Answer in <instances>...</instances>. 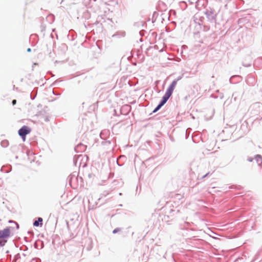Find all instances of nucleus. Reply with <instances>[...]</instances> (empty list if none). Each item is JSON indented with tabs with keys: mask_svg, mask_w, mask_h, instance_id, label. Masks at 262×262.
I'll return each mask as SVG.
<instances>
[{
	"mask_svg": "<svg viewBox=\"0 0 262 262\" xmlns=\"http://www.w3.org/2000/svg\"><path fill=\"white\" fill-rule=\"evenodd\" d=\"M42 222V219L41 217H38V220L37 221H35L33 225L34 226H39V222Z\"/></svg>",
	"mask_w": 262,
	"mask_h": 262,
	"instance_id": "nucleus-8",
	"label": "nucleus"
},
{
	"mask_svg": "<svg viewBox=\"0 0 262 262\" xmlns=\"http://www.w3.org/2000/svg\"><path fill=\"white\" fill-rule=\"evenodd\" d=\"M10 234L9 228H6L0 230V240L6 241L4 238L8 237Z\"/></svg>",
	"mask_w": 262,
	"mask_h": 262,
	"instance_id": "nucleus-6",
	"label": "nucleus"
},
{
	"mask_svg": "<svg viewBox=\"0 0 262 262\" xmlns=\"http://www.w3.org/2000/svg\"><path fill=\"white\" fill-rule=\"evenodd\" d=\"M177 81H178L177 80H174L172 82V83H171L170 86L167 89V90L166 92V93H167V94H168L170 96H171L172 95V94L176 88V86L177 85Z\"/></svg>",
	"mask_w": 262,
	"mask_h": 262,
	"instance_id": "nucleus-7",
	"label": "nucleus"
},
{
	"mask_svg": "<svg viewBox=\"0 0 262 262\" xmlns=\"http://www.w3.org/2000/svg\"><path fill=\"white\" fill-rule=\"evenodd\" d=\"M170 96H171L169 95L168 94L165 93L164 96L162 98L161 102L155 109L153 112H156L158 110H159L166 102V101L168 100V99Z\"/></svg>",
	"mask_w": 262,
	"mask_h": 262,
	"instance_id": "nucleus-5",
	"label": "nucleus"
},
{
	"mask_svg": "<svg viewBox=\"0 0 262 262\" xmlns=\"http://www.w3.org/2000/svg\"><path fill=\"white\" fill-rule=\"evenodd\" d=\"M12 104L14 105H15L16 103V100H13L12 102Z\"/></svg>",
	"mask_w": 262,
	"mask_h": 262,
	"instance_id": "nucleus-11",
	"label": "nucleus"
},
{
	"mask_svg": "<svg viewBox=\"0 0 262 262\" xmlns=\"http://www.w3.org/2000/svg\"><path fill=\"white\" fill-rule=\"evenodd\" d=\"M170 96H171L169 95L168 94L165 93L164 96L162 98L161 102L155 109L153 112H156L158 110H159L166 102V101L168 100V99Z\"/></svg>",
	"mask_w": 262,
	"mask_h": 262,
	"instance_id": "nucleus-4",
	"label": "nucleus"
},
{
	"mask_svg": "<svg viewBox=\"0 0 262 262\" xmlns=\"http://www.w3.org/2000/svg\"><path fill=\"white\" fill-rule=\"evenodd\" d=\"M170 96H171L169 95L168 94L165 93L164 96L162 98L161 102L155 109L153 112H156L158 110H159L166 102V101L168 100V99Z\"/></svg>",
	"mask_w": 262,
	"mask_h": 262,
	"instance_id": "nucleus-3",
	"label": "nucleus"
},
{
	"mask_svg": "<svg viewBox=\"0 0 262 262\" xmlns=\"http://www.w3.org/2000/svg\"><path fill=\"white\" fill-rule=\"evenodd\" d=\"M120 231V228H116V229H115L114 230H113V233H116L119 231Z\"/></svg>",
	"mask_w": 262,
	"mask_h": 262,
	"instance_id": "nucleus-10",
	"label": "nucleus"
},
{
	"mask_svg": "<svg viewBox=\"0 0 262 262\" xmlns=\"http://www.w3.org/2000/svg\"><path fill=\"white\" fill-rule=\"evenodd\" d=\"M31 132L30 128L27 126H23L20 129L18 130L19 135L21 137L23 140H25L26 136L29 134Z\"/></svg>",
	"mask_w": 262,
	"mask_h": 262,
	"instance_id": "nucleus-1",
	"label": "nucleus"
},
{
	"mask_svg": "<svg viewBox=\"0 0 262 262\" xmlns=\"http://www.w3.org/2000/svg\"><path fill=\"white\" fill-rule=\"evenodd\" d=\"M7 241H2L0 240V247L2 246H4L5 243H6Z\"/></svg>",
	"mask_w": 262,
	"mask_h": 262,
	"instance_id": "nucleus-9",
	"label": "nucleus"
},
{
	"mask_svg": "<svg viewBox=\"0 0 262 262\" xmlns=\"http://www.w3.org/2000/svg\"><path fill=\"white\" fill-rule=\"evenodd\" d=\"M170 96H171L169 95L168 94L165 93L164 96L162 98L161 102L155 109L153 112H156L158 110H159L166 102V101L168 100V99Z\"/></svg>",
	"mask_w": 262,
	"mask_h": 262,
	"instance_id": "nucleus-2",
	"label": "nucleus"
},
{
	"mask_svg": "<svg viewBox=\"0 0 262 262\" xmlns=\"http://www.w3.org/2000/svg\"><path fill=\"white\" fill-rule=\"evenodd\" d=\"M27 51H28V52H30V51H31V49H30V48H28V49H27Z\"/></svg>",
	"mask_w": 262,
	"mask_h": 262,
	"instance_id": "nucleus-13",
	"label": "nucleus"
},
{
	"mask_svg": "<svg viewBox=\"0 0 262 262\" xmlns=\"http://www.w3.org/2000/svg\"><path fill=\"white\" fill-rule=\"evenodd\" d=\"M194 88L195 89V90L196 91V92H198V91H199V89H200V88H195V87H194Z\"/></svg>",
	"mask_w": 262,
	"mask_h": 262,
	"instance_id": "nucleus-12",
	"label": "nucleus"
}]
</instances>
